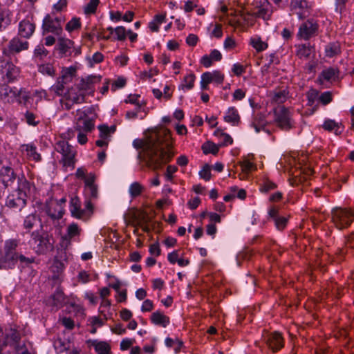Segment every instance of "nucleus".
Segmentation results:
<instances>
[{
    "instance_id": "nucleus-57",
    "label": "nucleus",
    "mask_w": 354,
    "mask_h": 354,
    "mask_svg": "<svg viewBox=\"0 0 354 354\" xmlns=\"http://www.w3.org/2000/svg\"><path fill=\"white\" fill-rule=\"evenodd\" d=\"M319 100L323 105H327L333 100L332 93L330 91L322 93L319 97Z\"/></svg>"
},
{
    "instance_id": "nucleus-39",
    "label": "nucleus",
    "mask_w": 354,
    "mask_h": 354,
    "mask_svg": "<svg viewBox=\"0 0 354 354\" xmlns=\"http://www.w3.org/2000/svg\"><path fill=\"white\" fill-rule=\"evenodd\" d=\"M250 44L257 52H261L266 50L268 46V44L263 41L259 37H252Z\"/></svg>"
},
{
    "instance_id": "nucleus-59",
    "label": "nucleus",
    "mask_w": 354,
    "mask_h": 354,
    "mask_svg": "<svg viewBox=\"0 0 354 354\" xmlns=\"http://www.w3.org/2000/svg\"><path fill=\"white\" fill-rule=\"evenodd\" d=\"M212 73V82L221 84L224 81V75L219 71H214Z\"/></svg>"
},
{
    "instance_id": "nucleus-3",
    "label": "nucleus",
    "mask_w": 354,
    "mask_h": 354,
    "mask_svg": "<svg viewBox=\"0 0 354 354\" xmlns=\"http://www.w3.org/2000/svg\"><path fill=\"white\" fill-rule=\"evenodd\" d=\"M21 333L19 326L16 324H10L3 330L0 326V354L8 346H18L21 340Z\"/></svg>"
},
{
    "instance_id": "nucleus-26",
    "label": "nucleus",
    "mask_w": 354,
    "mask_h": 354,
    "mask_svg": "<svg viewBox=\"0 0 354 354\" xmlns=\"http://www.w3.org/2000/svg\"><path fill=\"white\" fill-rule=\"evenodd\" d=\"M322 127L329 132L334 131L335 135H340L344 131V126L342 123L335 122L333 120L327 119L324 122Z\"/></svg>"
},
{
    "instance_id": "nucleus-13",
    "label": "nucleus",
    "mask_w": 354,
    "mask_h": 354,
    "mask_svg": "<svg viewBox=\"0 0 354 354\" xmlns=\"http://www.w3.org/2000/svg\"><path fill=\"white\" fill-rule=\"evenodd\" d=\"M91 109L82 111L78 109L77 111V121L75 124V129L77 131L91 132L95 127L94 120L88 116V114L91 113Z\"/></svg>"
},
{
    "instance_id": "nucleus-61",
    "label": "nucleus",
    "mask_w": 354,
    "mask_h": 354,
    "mask_svg": "<svg viewBox=\"0 0 354 354\" xmlns=\"http://www.w3.org/2000/svg\"><path fill=\"white\" fill-rule=\"evenodd\" d=\"M115 33L117 36L116 39L118 40L124 41L126 39L127 32L124 27L118 26L115 28Z\"/></svg>"
},
{
    "instance_id": "nucleus-15",
    "label": "nucleus",
    "mask_w": 354,
    "mask_h": 354,
    "mask_svg": "<svg viewBox=\"0 0 354 354\" xmlns=\"http://www.w3.org/2000/svg\"><path fill=\"white\" fill-rule=\"evenodd\" d=\"M252 15L269 20L272 13V5L268 0H254Z\"/></svg>"
},
{
    "instance_id": "nucleus-44",
    "label": "nucleus",
    "mask_w": 354,
    "mask_h": 354,
    "mask_svg": "<svg viewBox=\"0 0 354 354\" xmlns=\"http://www.w3.org/2000/svg\"><path fill=\"white\" fill-rule=\"evenodd\" d=\"M19 244V240L11 239L6 240L4 243V252H17L16 249Z\"/></svg>"
},
{
    "instance_id": "nucleus-23",
    "label": "nucleus",
    "mask_w": 354,
    "mask_h": 354,
    "mask_svg": "<svg viewBox=\"0 0 354 354\" xmlns=\"http://www.w3.org/2000/svg\"><path fill=\"white\" fill-rule=\"evenodd\" d=\"M150 320L152 324L163 328L167 327L170 323L168 316L163 314L160 310H156L151 315Z\"/></svg>"
},
{
    "instance_id": "nucleus-46",
    "label": "nucleus",
    "mask_w": 354,
    "mask_h": 354,
    "mask_svg": "<svg viewBox=\"0 0 354 354\" xmlns=\"http://www.w3.org/2000/svg\"><path fill=\"white\" fill-rule=\"evenodd\" d=\"M196 76L194 73L188 74L185 76L183 79V83L180 86V88H184L185 87L187 89H192L194 85V81Z\"/></svg>"
},
{
    "instance_id": "nucleus-20",
    "label": "nucleus",
    "mask_w": 354,
    "mask_h": 354,
    "mask_svg": "<svg viewBox=\"0 0 354 354\" xmlns=\"http://www.w3.org/2000/svg\"><path fill=\"white\" fill-rule=\"evenodd\" d=\"M100 77L94 75L88 76L86 78H82L80 83L77 84V88L80 92H86L88 93L94 91L93 84L100 81Z\"/></svg>"
},
{
    "instance_id": "nucleus-19",
    "label": "nucleus",
    "mask_w": 354,
    "mask_h": 354,
    "mask_svg": "<svg viewBox=\"0 0 354 354\" xmlns=\"http://www.w3.org/2000/svg\"><path fill=\"white\" fill-rule=\"evenodd\" d=\"M289 6L290 10L295 11L299 19L306 17L305 12L309 8L307 0H290Z\"/></svg>"
},
{
    "instance_id": "nucleus-60",
    "label": "nucleus",
    "mask_w": 354,
    "mask_h": 354,
    "mask_svg": "<svg viewBox=\"0 0 354 354\" xmlns=\"http://www.w3.org/2000/svg\"><path fill=\"white\" fill-rule=\"evenodd\" d=\"M348 1V0H335V11L342 14L346 10Z\"/></svg>"
},
{
    "instance_id": "nucleus-5",
    "label": "nucleus",
    "mask_w": 354,
    "mask_h": 354,
    "mask_svg": "<svg viewBox=\"0 0 354 354\" xmlns=\"http://www.w3.org/2000/svg\"><path fill=\"white\" fill-rule=\"evenodd\" d=\"M19 176L15 163L6 160H0V183L4 188L11 186Z\"/></svg>"
},
{
    "instance_id": "nucleus-56",
    "label": "nucleus",
    "mask_w": 354,
    "mask_h": 354,
    "mask_svg": "<svg viewBox=\"0 0 354 354\" xmlns=\"http://www.w3.org/2000/svg\"><path fill=\"white\" fill-rule=\"evenodd\" d=\"M319 92L316 89H310L307 93L306 97L308 100V105L312 106L315 100L317 99Z\"/></svg>"
},
{
    "instance_id": "nucleus-63",
    "label": "nucleus",
    "mask_w": 354,
    "mask_h": 354,
    "mask_svg": "<svg viewBox=\"0 0 354 354\" xmlns=\"http://www.w3.org/2000/svg\"><path fill=\"white\" fill-rule=\"evenodd\" d=\"M178 167L175 165H168L167 167L166 172L165 174L166 180L167 181H171L173 179V174L176 172Z\"/></svg>"
},
{
    "instance_id": "nucleus-7",
    "label": "nucleus",
    "mask_w": 354,
    "mask_h": 354,
    "mask_svg": "<svg viewBox=\"0 0 354 354\" xmlns=\"http://www.w3.org/2000/svg\"><path fill=\"white\" fill-rule=\"evenodd\" d=\"M70 211L74 218L82 220H88L93 212V205L90 201H85V208H81V202L78 197L71 199Z\"/></svg>"
},
{
    "instance_id": "nucleus-64",
    "label": "nucleus",
    "mask_w": 354,
    "mask_h": 354,
    "mask_svg": "<svg viewBox=\"0 0 354 354\" xmlns=\"http://www.w3.org/2000/svg\"><path fill=\"white\" fill-rule=\"evenodd\" d=\"M60 321L62 324L68 330H73L75 327L74 321L71 317H64Z\"/></svg>"
},
{
    "instance_id": "nucleus-33",
    "label": "nucleus",
    "mask_w": 354,
    "mask_h": 354,
    "mask_svg": "<svg viewBox=\"0 0 354 354\" xmlns=\"http://www.w3.org/2000/svg\"><path fill=\"white\" fill-rule=\"evenodd\" d=\"M315 50V48L313 46H311L310 44H301L298 46L297 50V55L300 59H308L311 55V53Z\"/></svg>"
},
{
    "instance_id": "nucleus-27",
    "label": "nucleus",
    "mask_w": 354,
    "mask_h": 354,
    "mask_svg": "<svg viewBox=\"0 0 354 354\" xmlns=\"http://www.w3.org/2000/svg\"><path fill=\"white\" fill-rule=\"evenodd\" d=\"M12 21V13L9 9L0 8V31L5 30Z\"/></svg>"
},
{
    "instance_id": "nucleus-62",
    "label": "nucleus",
    "mask_w": 354,
    "mask_h": 354,
    "mask_svg": "<svg viewBox=\"0 0 354 354\" xmlns=\"http://www.w3.org/2000/svg\"><path fill=\"white\" fill-rule=\"evenodd\" d=\"M140 97V95H138V94H130L128 96V98L127 100H125L124 102L126 103H131V104H136L137 106V107L138 108V109H140L143 105L142 104H140V102L138 100Z\"/></svg>"
},
{
    "instance_id": "nucleus-8",
    "label": "nucleus",
    "mask_w": 354,
    "mask_h": 354,
    "mask_svg": "<svg viewBox=\"0 0 354 354\" xmlns=\"http://www.w3.org/2000/svg\"><path fill=\"white\" fill-rule=\"evenodd\" d=\"M55 150L62 155V162L64 167H75L76 151L74 148L65 140H59L56 143Z\"/></svg>"
},
{
    "instance_id": "nucleus-30",
    "label": "nucleus",
    "mask_w": 354,
    "mask_h": 354,
    "mask_svg": "<svg viewBox=\"0 0 354 354\" xmlns=\"http://www.w3.org/2000/svg\"><path fill=\"white\" fill-rule=\"evenodd\" d=\"M64 268L65 264L61 259H54L53 265L50 267V270L53 273V279L54 280L59 279Z\"/></svg>"
},
{
    "instance_id": "nucleus-53",
    "label": "nucleus",
    "mask_w": 354,
    "mask_h": 354,
    "mask_svg": "<svg viewBox=\"0 0 354 354\" xmlns=\"http://www.w3.org/2000/svg\"><path fill=\"white\" fill-rule=\"evenodd\" d=\"M68 95L70 97V98L72 100L74 104H81L85 102L86 94L84 93H68Z\"/></svg>"
},
{
    "instance_id": "nucleus-10",
    "label": "nucleus",
    "mask_w": 354,
    "mask_h": 354,
    "mask_svg": "<svg viewBox=\"0 0 354 354\" xmlns=\"http://www.w3.org/2000/svg\"><path fill=\"white\" fill-rule=\"evenodd\" d=\"M319 24L313 18L304 21L299 27L297 37L299 39L309 40L318 34Z\"/></svg>"
},
{
    "instance_id": "nucleus-41",
    "label": "nucleus",
    "mask_w": 354,
    "mask_h": 354,
    "mask_svg": "<svg viewBox=\"0 0 354 354\" xmlns=\"http://www.w3.org/2000/svg\"><path fill=\"white\" fill-rule=\"evenodd\" d=\"M288 91L286 89L275 91L272 96V100L277 103H283L288 97Z\"/></svg>"
},
{
    "instance_id": "nucleus-52",
    "label": "nucleus",
    "mask_w": 354,
    "mask_h": 354,
    "mask_svg": "<svg viewBox=\"0 0 354 354\" xmlns=\"http://www.w3.org/2000/svg\"><path fill=\"white\" fill-rule=\"evenodd\" d=\"M100 3L99 0H90L84 8V12L86 15L94 14L96 12L97 7Z\"/></svg>"
},
{
    "instance_id": "nucleus-21",
    "label": "nucleus",
    "mask_w": 354,
    "mask_h": 354,
    "mask_svg": "<svg viewBox=\"0 0 354 354\" xmlns=\"http://www.w3.org/2000/svg\"><path fill=\"white\" fill-rule=\"evenodd\" d=\"M35 30V25L28 19H24L19 24L18 36L27 39L30 38Z\"/></svg>"
},
{
    "instance_id": "nucleus-18",
    "label": "nucleus",
    "mask_w": 354,
    "mask_h": 354,
    "mask_svg": "<svg viewBox=\"0 0 354 354\" xmlns=\"http://www.w3.org/2000/svg\"><path fill=\"white\" fill-rule=\"evenodd\" d=\"M81 231L82 230L77 223H73L68 225L66 229V234L62 237V247L68 248L71 245L72 240L80 236Z\"/></svg>"
},
{
    "instance_id": "nucleus-49",
    "label": "nucleus",
    "mask_w": 354,
    "mask_h": 354,
    "mask_svg": "<svg viewBox=\"0 0 354 354\" xmlns=\"http://www.w3.org/2000/svg\"><path fill=\"white\" fill-rule=\"evenodd\" d=\"M339 52V46L334 43L328 44L325 48L326 55L328 57H334L335 55H337Z\"/></svg>"
},
{
    "instance_id": "nucleus-54",
    "label": "nucleus",
    "mask_w": 354,
    "mask_h": 354,
    "mask_svg": "<svg viewBox=\"0 0 354 354\" xmlns=\"http://www.w3.org/2000/svg\"><path fill=\"white\" fill-rule=\"evenodd\" d=\"M200 177L204 179L205 181H209L211 179V166L208 164H205L202 170L199 172Z\"/></svg>"
},
{
    "instance_id": "nucleus-38",
    "label": "nucleus",
    "mask_w": 354,
    "mask_h": 354,
    "mask_svg": "<svg viewBox=\"0 0 354 354\" xmlns=\"http://www.w3.org/2000/svg\"><path fill=\"white\" fill-rule=\"evenodd\" d=\"M23 147H25V150L27 152V156L30 159L35 160V162H39L41 160V155L37 152V147L35 145L30 144L25 145Z\"/></svg>"
},
{
    "instance_id": "nucleus-40",
    "label": "nucleus",
    "mask_w": 354,
    "mask_h": 354,
    "mask_svg": "<svg viewBox=\"0 0 354 354\" xmlns=\"http://www.w3.org/2000/svg\"><path fill=\"white\" fill-rule=\"evenodd\" d=\"M85 195L86 196V201H95L98 198V187L97 186H90L84 188Z\"/></svg>"
},
{
    "instance_id": "nucleus-36",
    "label": "nucleus",
    "mask_w": 354,
    "mask_h": 354,
    "mask_svg": "<svg viewBox=\"0 0 354 354\" xmlns=\"http://www.w3.org/2000/svg\"><path fill=\"white\" fill-rule=\"evenodd\" d=\"M39 220V217L35 214H30L24 218L23 227L24 229L30 232Z\"/></svg>"
},
{
    "instance_id": "nucleus-24",
    "label": "nucleus",
    "mask_w": 354,
    "mask_h": 354,
    "mask_svg": "<svg viewBox=\"0 0 354 354\" xmlns=\"http://www.w3.org/2000/svg\"><path fill=\"white\" fill-rule=\"evenodd\" d=\"M339 70L337 67H329L322 71L319 80L327 82H335L339 78Z\"/></svg>"
},
{
    "instance_id": "nucleus-58",
    "label": "nucleus",
    "mask_w": 354,
    "mask_h": 354,
    "mask_svg": "<svg viewBox=\"0 0 354 354\" xmlns=\"http://www.w3.org/2000/svg\"><path fill=\"white\" fill-rule=\"evenodd\" d=\"M100 131V138L107 140L110 137L109 127L106 124H101L98 126Z\"/></svg>"
},
{
    "instance_id": "nucleus-9",
    "label": "nucleus",
    "mask_w": 354,
    "mask_h": 354,
    "mask_svg": "<svg viewBox=\"0 0 354 354\" xmlns=\"http://www.w3.org/2000/svg\"><path fill=\"white\" fill-rule=\"evenodd\" d=\"M353 219V214L347 209L336 208L332 212V221L339 230L348 227Z\"/></svg>"
},
{
    "instance_id": "nucleus-1",
    "label": "nucleus",
    "mask_w": 354,
    "mask_h": 354,
    "mask_svg": "<svg viewBox=\"0 0 354 354\" xmlns=\"http://www.w3.org/2000/svg\"><path fill=\"white\" fill-rule=\"evenodd\" d=\"M133 145L137 149H142L138 154V160L153 170L160 169L174 156L171 131L168 129L154 131L148 137L146 142L136 139Z\"/></svg>"
},
{
    "instance_id": "nucleus-55",
    "label": "nucleus",
    "mask_w": 354,
    "mask_h": 354,
    "mask_svg": "<svg viewBox=\"0 0 354 354\" xmlns=\"http://www.w3.org/2000/svg\"><path fill=\"white\" fill-rule=\"evenodd\" d=\"M55 348L59 353H62L69 349V344L68 342H65L61 339H58L55 342Z\"/></svg>"
},
{
    "instance_id": "nucleus-4",
    "label": "nucleus",
    "mask_w": 354,
    "mask_h": 354,
    "mask_svg": "<svg viewBox=\"0 0 354 354\" xmlns=\"http://www.w3.org/2000/svg\"><path fill=\"white\" fill-rule=\"evenodd\" d=\"M28 48L29 42L18 35L1 44L3 56L9 59L22 51L27 50Z\"/></svg>"
},
{
    "instance_id": "nucleus-2",
    "label": "nucleus",
    "mask_w": 354,
    "mask_h": 354,
    "mask_svg": "<svg viewBox=\"0 0 354 354\" xmlns=\"http://www.w3.org/2000/svg\"><path fill=\"white\" fill-rule=\"evenodd\" d=\"M28 243L35 253L39 255L46 254L54 248L53 237L42 230L31 232Z\"/></svg>"
},
{
    "instance_id": "nucleus-32",
    "label": "nucleus",
    "mask_w": 354,
    "mask_h": 354,
    "mask_svg": "<svg viewBox=\"0 0 354 354\" xmlns=\"http://www.w3.org/2000/svg\"><path fill=\"white\" fill-rule=\"evenodd\" d=\"M224 120L234 125L238 124L240 121V116L237 109L234 106L230 107L224 117Z\"/></svg>"
},
{
    "instance_id": "nucleus-29",
    "label": "nucleus",
    "mask_w": 354,
    "mask_h": 354,
    "mask_svg": "<svg viewBox=\"0 0 354 354\" xmlns=\"http://www.w3.org/2000/svg\"><path fill=\"white\" fill-rule=\"evenodd\" d=\"M74 42L69 39L63 37H60L58 39V49L62 55L66 56L71 55V49L73 46Z\"/></svg>"
},
{
    "instance_id": "nucleus-43",
    "label": "nucleus",
    "mask_w": 354,
    "mask_h": 354,
    "mask_svg": "<svg viewBox=\"0 0 354 354\" xmlns=\"http://www.w3.org/2000/svg\"><path fill=\"white\" fill-rule=\"evenodd\" d=\"M214 136L223 139L221 143L219 145L220 146H227L228 145L232 144L233 142V139L232 138V137L230 135L223 133L220 129H217L215 131Z\"/></svg>"
},
{
    "instance_id": "nucleus-31",
    "label": "nucleus",
    "mask_w": 354,
    "mask_h": 354,
    "mask_svg": "<svg viewBox=\"0 0 354 354\" xmlns=\"http://www.w3.org/2000/svg\"><path fill=\"white\" fill-rule=\"evenodd\" d=\"M18 252H4L2 257V261L9 268H12L18 261Z\"/></svg>"
},
{
    "instance_id": "nucleus-12",
    "label": "nucleus",
    "mask_w": 354,
    "mask_h": 354,
    "mask_svg": "<svg viewBox=\"0 0 354 354\" xmlns=\"http://www.w3.org/2000/svg\"><path fill=\"white\" fill-rule=\"evenodd\" d=\"M75 69L70 67L64 68L62 71V75L57 79L56 83L53 84L50 90L57 95H62L65 91V85L71 82L75 75Z\"/></svg>"
},
{
    "instance_id": "nucleus-37",
    "label": "nucleus",
    "mask_w": 354,
    "mask_h": 354,
    "mask_svg": "<svg viewBox=\"0 0 354 354\" xmlns=\"http://www.w3.org/2000/svg\"><path fill=\"white\" fill-rule=\"evenodd\" d=\"M46 212L53 220H59L62 218L64 214V209L63 207H59V208L56 207L53 211L52 207L48 206Z\"/></svg>"
},
{
    "instance_id": "nucleus-42",
    "label": "nucleus",
    "mask_w": 354,
    "mask_h": 354,
    "mask_svg": "<svg viewBox=\"0 0 354 354\" xmlns=\"http://www.w3.org/2000/svg\"><path fill=\"white\" fill-rule=\"evenodd\" d=\"M202 150L205 154L216 155L218 152L219 148L214 142L207 141L202 145Z\"/></svg>"
},
{
    "instance_id": "nucleus-47",
    "label": "nucleus",
    "mask_w": 354,
    "mask_h": 354,
    "mask_svg": "<svg viewBox=\"0 0 354 354\" xmlns=\"http://www.w3.org/2000/svg\"><path fill=\"white\" fill-rule=\"evenodd\" d=\"M143 189V187L139 183L134 182L129 187V193L132 198H136L142 194Z\"/></svg>"
},
{
    "instance_id": "nucleus-14",
    "label": "nucleus",
    "mask_w": 354,
    "mask_h": 354,
    "mask_svg": "<svg viewBox=\"0 0 354 354\" xmlns=\"http://www.w3.org/2000/svg\"><path fill=\"white\" fill-rule=\"evenodd\" d=\"M27 198L25 194L19 193L16 191L8 194L6 199V206L15 212H20L26 206Z\"/></svg>"
},
{
    "instance_id": "nucleus-22",
    "label": "nucleus",
    "mask_w": 354,
    "mask_h": 354,
    "mask_svg": "<svg viewBox=\"0 0 354 354\" xmlns=\"http://www.w3.org/2000/svg\"><path fill=\"white\" fill-rule=\"evenodd\" d=\"M22 120L30 126L36 127L41 122V118L39 111L35 108L33 109L27 110L24 113Z\"/></svg>"
},
{
    "instance_id": "nucleus-16",
    "label": "nucleus",
    "mask_w": 354,
    "mask_h": 354,
    "mask_svg": "<svg viewBox=\"0 0 354 354\" xmlns=\"http://www.w3.org/2000/svg\"><path fill=\"white\" fill-rule=\"evenodd\" d=\"M0 73L6 77L8 82L14 81L19 74V69L15 66L10 59L6 57H0Z\"/></svg>"
},
{
    "instance_id": "nucleus-25",
    "label": "nucleus",
    "mask_w": 354,
    "mask_h": 354,
    "mask_svg": "<svg viewBox=\"0 0 354 354\" xmlns=\"http://www.w3.org/2000/svg\"><path fill=\"white\" fill-rule=\"evenodd\" d=\"M18 186L15 190L19 193L25 194L26 198L28 195L30 194L32 188H34L32 184H31L24 176V174L19 176L17 178Z\"/></svg>"
},
{
    "instance_id": "nucleus-35",
    "label": "nucleus",
    "mask_w": 354,
    "mask_h": 354,
    "mask_svg": "<svg viewBox=\"0 0 354 354\" xmlns=\"http://www.w3.org/2000/svg\"><path fill=\"white\" fill-rule=\"evenodd\" d=\"M92 345L94 346L97 354H109L111 351L110 345L106 342L93 341Z\"/></svg>"
},
{
    "instance_id": "nucleus-28",
    "label": "nucleus",
    "mask_w": 354,
    "mask_h": 354,
    "mask_svg": "<svg viewBox=\"0 0 354 354\" xmlns=\"http://www.w3.org/2000/svg\"><path fill=\"white\" fill-rule=\"evenodd\" d=\"M266 121L265 115L262 113H257L254 115L251 126L254 128L256 132L259 133L261 130L268 132L269 131L266 129Z\"/></svg>"
},
{
    "instance_id": "nucleus-45",
    "label": "nucleus",
    "mask_w": 354,
    "mask_h": 354,
    "mask_svg": "<svg viewBox=\"0 0 354 354\" xmlns=\"http://www.w3.org/2000/svg\"><path fill=\"white\" fill-rule=\"evenodd\" d=\"M81 28L80 19L78 17H73L66 25L65 29L71 32L74 30H78Z\"/></svg>"
},
{
    "instance_id": "nucleus-51",
    "label": "nucleus",
    "mask_w": 354,
    "mask_h": 354,
    "mask_svg": "<svg viewBox=\"0 0 354 354\" xmlns=\"http://www.w3.org/2000/svg\"><path fill=\"white\" fill-rule=\"evenodd\" d=\"M288 218L283 216H279L273 220L274 225L279 230H283L287 225Z\"/></svg>"
},
{
    "instance_id": "nucleus-11",
    "label": "nucleus",
    "mask_w": 354,
    "mask_h": 354,
    "mask_svg": "<svg viewBox=\"0 0 354 354\" xmlns=\"http://www.w3.org/2000/svg\"><path fill=\"white\" fill-rule=\"evenodd\" d=\"M62 23V17L48 14L43 20V34L51 32L57 36L61 35L63 31Z\"/></svg>"
},
{
    "instance_id": "nucleus-34",
    "label": "nucleus",
    "mask_w": 354,
    "mask_h": 354,
    "mask_svg": "<svg viewBox=\"0 0 354 354\" xmlns=\"http://www.w3.org/2000/svg\"><path fill=\"white\" fill-rule=\"evenodd\" d=\"M53 299V305L57 308H60L65 303L66 298L63 291L60 288H57L56 291L51 296Z\"/></svg>"
},
{
    "instance_id": "nucleus-6",
    "label": "nucleus",
    "mask_w": 354,
    "mask_h": 354,
    "mask_svg": "<svg viewBox=\"0 0 354 354\" xmlns=\"http://www.w3.org/2000/svg\"><path fill=\"white\" fill-rule=\"evenodd\" d=\"M289 109L279 106L274 111V122L281 130L288 131L295 127V122Z\"/></svg>"
},
{
    "instance_id": "nucleus-48",
    "label": "nucleus",
    "mask_w": 354,
    "mask_h": 354,
    "mask_svg": "<svg viewBox=\"0 0 354 354\" xmlns=\"http://www.w3.org/2000/svg\"><path fill=\"white\" fill-rule=\"evenodd\" d=\"M38 71L43 75L53 77L55 75V70L50 64H44L39 66Z\"/></svg>"
},
{
    "instance_id": "nucleus-50",
    "label": "nucleus",
    "mask_w": 354,
    "mask_h": 354,
    "mask_svg": "<svg viewBox=\"0 0 354 354\" xmlns=\"http://www.w3.org/2000/svg\"><path fill=\"white\" fill-rule=\"evenodd\" d=\"M277 185L272 181L266 179L263 181L260 187V191L261 192L267 193L271 190H274L277 188Z\"/></svg>"
},
{
    "instance_id": "nucleus-17",
    "label": "nucleus",
    "mask_w": 354,
    "mask_h": 354,
    "mask_svg": "<svg viewBox=\"0 0 354 354\" xmlns=\"http://www.w3.org/2000/svg\"><path fill=\"white\" fill-rule=\"evenodd\" d=\"M263 341L273 353L277 352L284 346V339L281 333L277 331L263 336Z\"/></svg>"
}]
</instances>
